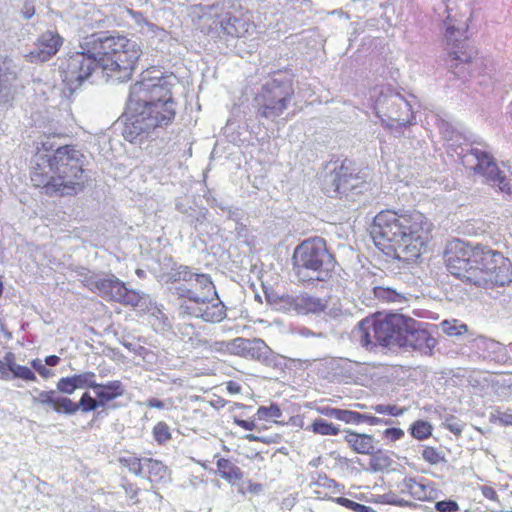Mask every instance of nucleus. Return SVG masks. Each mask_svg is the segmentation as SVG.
I'll use <instances>...</instances> for the list:
<instances>
[{"mask_svg": "<svg viewBox=\"0 0 512 512\" xmlns=\"http://www.w3.org/2000/svg\"><path fill=\"white\" fill-rule=\"evenodd\" d=\"M381 423H382V420L380 418L370 415V419H369L368 424H370V425H379Z\"/></svg>", "mask_w": 512, "mask_h": 512, "instance_id": "obj_60", "label": "nucleus"}, {"mask_svg": "<svg viewBox=\"0 0 512 512\" xmlns=\"http://www.w3.org/2000/svg\"><path fill=\"white\" fill-rule=\"evenodd\" d=\"M422 457L425 461L432 465H436L445 461L444 455H442L437 449L433 447H425L422 451Z\"/></svg>", "mask_w": 512, "mask_h": 512, "instance_id": "obj_41", "label": "nucleus"}, {"mask_svg": "<svg viewBox=\"0 0 512 512\" xmlns=\"http://www.w3.org/2000/svg\"><path fill=\"white\" fill-rule=\"evenodd\" d=\"M442 331L448 336H459L467 332L466 324L460 323L458 320H444L440 323Z\"/></svg>", "mask_w": 512, "mask_h": 512, "instance_id": "obj_30", "label": "nucleus"}, {"mask_svg": "<svg viewBox=\"0 0 512 512\" xmlns=\"http://www.w3.org/2000/svg\"><path fill=\"white\" fill-rule=\"evenodd\" d=\"M368 188V184L357 174H353L344 165L334 170L330 175V184H326L325 191L330 197L354 199V196Z\"/></svg>", "mask_w": 512, "mask_h": 512, "instance_id": "obj_10", "label": "nucleus"}, {"mask_svg": "<svg viewBox=\"0 0 512 512\" xmlns=\"http://www.w3.org/2000/svg\"><path fill=\"white\" fill-rule=\"evenodd\" d=\"M277 306L284 312L299 314V295H284L279 298Z\"/></svg>", "mask_w": 512, "mask_h": 512, "instance_id": "obj_31", "label": "nucleus"}, {"mask_svg": "<svg viewBox=\"0 0 512 512\" xmlns=\"http://www.w3.org/2000/svg\"><path fill=\"white\" fill-rule=\"evenodd\" d=\"M404 435V432L399 428H388L385 430L386 438L396 441L399 440Z\"/></svg>", "mask_w": 512, "mask_h": 512, "instance_id": "obj_50", "label": "nucleus"}, {"mask_svg": "<svg viewBox=\"0 0 512 512\" xmlns=\"http://www.w3.org/2000/svg\"><path fill=\"white\" fill-rule=\"evenodd\" d=\"M401 487L403 492L409 493L417 500H425L428 497L427 487L415 478H404Z\"/></svg>", "mask_w": 512, "mask_h": 512, "instance_id": "obj_25", "label": "nucleus"}, {"mask_svg": "<svg viewBox=\"0 0 512 512\" xmlns=\"http://www.w3.org/2000/svg\"><path fill=\"white\" fill-rule=\"evenodd\" d=\"M144 471H147L149 480L153 482L162 479L166 475L167 469L162 462L145 458Z\"/></svg>", "mask_w": 512, "mask_h": 512, "instance_id": "obj_27", "label": "nucleus"}, {"mask_svg": "<svg viewBox=\"0 0 512 512\" xmlns=\"http://www.w3.org/2000/svg\"><path fill=\"white\" fill-rule=\"evenodd\" d=\"M431 224L420 212L381 211L374 218L371 236L380 249L392 248L398 258L416 260L426 247Z\"/></svg>", "mask_w": 512, "mask_h": 512, "instance_id": "obj_5", "label": "nucleus"}, {"mask_svg": "<svg viewBox=\"0 0 512 512\" xmlns=\"http://www.w3.org/2000/svg\"><path fill=\"white\" fill-rule=\"evenodd\" d=\"M203 289L200 287V285L195 284H189V285H179L177 287V293L180 297L186 298L189 303H191L190 306H194L197 303H203L205 300H210L213 297L217 296L215 286L213 285V292L209 295H204L202 297Z\"/></svg>", "mask_w": 512, "mask_h": 512, "instance_id": "obj_22", "label": "nucleus"}, {"mask_svg": "<svg viewBox=\"0 0 512 512\" xmlns=\"http://www.w3.org/2000/svg\"><path fill=\"white\" fill-rule=\"evenodd\" d=\"M445 262L452 275L476 286L492 288L512 282L511 261L486 246L453 240L447 245Z\"/></svg>", "mask_w": 512, "mask_h": 512, "instance_id": "obj_3", "label": "nucleus"}, {"mask_svg": "<svg viewBox=\"0 0 512 512\" xmlns=\"http://www.w3.org/2000/svg\"><path fill=\"white\" fill-rule=\"evenodd\" d=\"M432 427L426 421H417L411 427L413 437L418 440H424L431 435Z\"/></svg>", "mask_w": 512, "mask_h": 512, "instance_id": "obj_36", "label": "nucleus"}, {"mask_svg": "<svg viewBox=\"0 0 512 512\" xmlns=\"http://www.w3.org/2000/svg\"><path fill=\"white\" fill-rule=\"evenodd\" d=\"M31 366L42 378L46 380L55 376V373L51 369L47 368V365L39 358L33 359L31 361Z\"/></svg>", "mask_w": 512, "mask_h": 512, "instance_id": "obj_44", "label": "nucleus"}, {"mask_svg": "<svg viewBox=\"0 0 512 512\" xmlns=\"http://www.w3.org/2000/svg\"><path fill=\"white\" fill-rule=\"evenodd\" d=\"M463 48H464V46H461L458 49L450 52L449 57H450V61H451V65H450L451 67H453L454 65L457 66L458 62L467 63L472 59L473 54H474L473 50L470 49L467 52V51H463L462 50Z\"/></svg>", "mask_w": 512, "mask_h": 512, "instance_id": "obj_38", "label": "nucleus"}, {"mask_svg": "<svg viewBox=\"0 0 512 512\" xmlns=\"http://www.w3.org/2000/svg\"><path fill=\"white\" fill-rule=\"evenodd\" d=\"M381 461H386V458H381V457H374L372 460H371V465L372 467L377 470V469H381L382 468V465L380 464Z\"/></svg>", "mask_w": 512, "mask_h": 512, "instance_id": "obj_59", "label": "nucleus"}, {"mask_svg": "<svg viewBox=\"0 0 512 512\" xmlns=\"http://www.w3.org/2000/svg\"><path fill=\"white\" fill-rule=\"evenodd\" d=\"M399 347H409L425 354L431 353L436 346V339L426 329V324L405 316L404 327Z\"/></svg>", "mask_w": 512, "mask_h": 512, "instance_id": "obj_11", "label": "nucleus"}, {"mask_svg": "<svg viewBox=\"0 0 512 512\" xmlns=\"http://www.w3.org/2000/svg\"><path fill=\"white\" fill-rule=\"evenodd\" d=\"M230 350L242 357L262 362L266 361L271 353V349L259 338H236L230 343Z\"/></svg>", "mask_w": 512, "mask_h": 512, "instance_id": "obj_16", "label": "nucleus"}, {"mask_svg": "<svg viewBox=\"0 0 512 512\" xmlns=\"http://www.w3.org/2000/svg\"><path fill=\"white\" fill-rule=\"evenodd\" d=\"M309 429L315 433L322 436H336L339 434V427L334 424L327 422L322 418L315 419L310 425Z\"/></svg>", "mask_w": 512, "mask_h": 512, "instance_id": "obj_28", "label": "nucleus"}, {"mask_svg": "<svg viewBox=\"0 0 512 512\" xmlns=\"http://www.w3.org/2000/svg\"><path fill=\"white\" fill-rule=\"evenodd\" d=\"M35 13L34 5L31 0H25L23 15L26 19H30Z\"/></svg>", "mask_w": 512, "mask_h": 512, "instance_id": "obj_51", "label": "nucleus"}, {"mask_svg": "<svg viewBox=\"0 0 512 512\" xmlns=\"http://www.w3.org/2000/svg\"><path fill=\"white\" fill-rule=\"evenodd\" d=\"M345 441L358 454L371 455L375 450L374 437L369 434H359L346 430Z\"/></svg>", "mask_w": 512, "mask_h": 512, "instance_id": "obj_19", "label": "nucleus"}, {"mask_svg": "<svg viewBox=\"0 0 512 512\" xmlns=\"http://www.w3.org/2000/svg\"><path fill=\"white\" fill-rule=\"evenodd\" d=\"M52 145L42 142L41 148L32 158L31 181L42 187L46 194L71 195L82 190L86 180L84 175V155L73 146H62L49 154Z\"/></svg>", "mask_w": 512, "mask_h": 512, "instance_id": "obj_4", "label": "nucleus"}, {"mask_svg": "<svg viewBox=\"0 0 512 512\" xmlns=\"http://www.w3.org/2000/svg\"><path fill=\"white\" fill-rule=\"evenodd\" d=\"M31 395V401L33 406H48L50 408H54L55 405V391H42L37 388L33 389L32 392H30Z\"/></svg>", "mask_w": 512, "mask_h": 512, "instance_id": "obj_26", "label": "nucleus"}, {"mask_svg": "<svg viewBox=\"0 0 512 512\" xmlns=\"http://www.w3.org/2000/svg\"><path fill=\"white\" fill-rule=\"evenodd\" d=\"M181 308L185 313L201 318L206 322L218 323L226 317L225 306L215 297L205 300L203 303H197L194 306L182 304Z\"/></svg>", "mask_w": 512, "mask_h": 512, "instance_id": "obj_15", "label": "nucleus"}, {"mask_svg": "<svg viewBox=\"0 0 512 512\" xmlns=\"http://www.w3.org/2000/svg\"><path fill=\"white\" fill-rule=\"evenodd\" d=\"M245 23L241 21L240 19L234 18L233 22L229 20L227 25L224 27L225 31L235 37H241L244 35L245 32L248 31V28H244ZM250 25L247 24V27Z\"/></svg>", "mask_w": 512, "mask_h": 512, "instance_id": "obj_39", "label": "nucleus"}, {"mask_svg": "<svg viewBox=\"0 0 512 512\" xmlns=\"http://www.w3.org/2000/svg\"><path fill=\"white\" fill-rule=\"evenodd\" d=\"M77 389L92 388L96 386V375L94 372H84L81 374L73 375Z\"/></svg>", "mask_w": 512, "mask_h": 512, "instance_id": "obj_34", "label": "nucleus"}, {"mask_svg": "<svg viewBox=\"0 0 512 512\" xmlns=\"http://www.w3.org/2000/svg\"><path fill=\"white\" fill-rule=\"evenodd\" d=\"M436 509L439 512H454L458 510V505L456 502L451 500L439 501L436 503Z\"/></svg>", "mask_w": 512, "mask_h": 512, "instance_id": "obj_48", "label": "nucleus"}, {"mask_svg": "<svg viewBox=\"0 0 512 512\" xmlns=\"http://www.w3.org/2000/svg\"><path fill=\"white\" fill-rule=\"evenodd\" d=\"M153 436L158 444H165L171 439L170 427L163 421L158 422L153 427Z\"/></svg>", "mask_w": 512, "mask_h": 512, "instance_id": "obj_35", "label": "nucleus"}, {"mask_svg": "<svg viewBox=\"0 0 512 512\" xmlns=\"http://www.w3.org/2000/svg\"><path fill=\"white\" fill-rule=\"evenodd\" d=\"M235 423H236L239 427H241V428H243V429H245V430H253V429L256 427V425H255V423H254L253 421H247V420L236 419V420H235Z\"/></svg>", "mask_w": 512, "mask_h": 512, "instance_id": "obj_53", "label": "nucleus"}, {"mask_svg": "<svg viewBox=\"0 0 512 512\" xmlns=\"http://www.w3.org/2000/svg\"><path fill=\"white\" fill-rule=\"evenodd\" d=\"M56 388L59 392L68 395L73 394L75 390H77L73 376L60 378L56 384Z\"/></svg>", "mask_w": 512, "mask_h": 512, "instance_id": "obj_42", "label": "nucleus"}, {"mask_svg": "<svg viewBox=\"0 0 512 512\" xmlns=\"http://www.w3.org/2000/svg\"><path fill=\"white\" fill-rule=\"evenodd\" d=\"M374 296L383 303H402L404 297L389 287L375 286Z\"/></svg>", "mask_w": 512, "mask_h": 512, "instance_id": "obj_29", "label": "nucleus"}, {"mask_svg": "<svg viewBox=\"0 0 512 512\" xmlns=\"http://www.w3.org/2000/svg\"><path fill=\"white\" fill-rule=\"evenodd\" d=\"M483 493L488 498H493L495 495V491L491 488H484Z\"/></svg>", "mask_w": 512, "mask_h": 512, "instance_id": "obj_61", "label": "nucleus"}, {"mask_svg": "<svg viewBox=\"0 0 512 512\" xmlns=\"http://www.w3.org/2000/svg\"><path fill=\"white\" fill-rule=\"evenodd\" d=\"M395 505H396V506H400V507H404V506H407V505H408V501H406V500H404V499L399 498L398 496H396Z\"/></svg>", "mask_w": 512, "mask_h": 512, "instance_id": "obj_62", "label": "nucleus"}, {"mask_svg": "<svg viewBox=\"0 0 512 512\" xmlns=\"http://www.w3.org/2000/svg\"><path fill=\"white\" fill-rule=\"evenodd\" d=\"M217 472L228 482L240 481L243 478L241 469L225 458L217 460Z\"/></svg>", "mask_w": 512, "mask_h": 512, "instance_id": "obj_23", "label": "nucleus"}, {"mask_svg": "<svg viewBox=\"0 0 512 512\" xmlns=\"http://www.w3.org/2000/svg\"><path fill=\"white\" fill-rule=\"evenodd\" d=\"M326 302L318 297L299 295V314L318 313L325 309Z\"/></svg>", "mask_w": 512, "mask_h": 512, "instance_id": "obj_24", "label": "nucleus"}, {"mask_svg": "<svg viewBox=\"0 0 512 512\" xmlns=\"http://www.w3.org/2000/svg\"><path fill=\"white\" fill-rule=\"evenodd\" d=\"M145 405L150 408L163 409L165 407L164 403L156 398H151L145 402Z\"/></svg>", "mask_w": 512, "mask_h": 512, "instance_id": "obj_54", "label": "nucleus"}, {"mask_svg": "<svg viewBox=\"0 0 512 512\" xmlns=\"http://www.w3.org/2000/svg\"><path fill=\"white\" fill-rule=\"evenodd\" d=\"M121 463L129 469L130 472L135 475H141L144 471V459L141 460L137 457L122 458Z\"/></svg>", "mask_w": 512, "mask_h": 512, "instance_id": "obj_40", "label": "nucleus"}, {"mask_svg": "<svg viewBox=\"0 0 512 512\" xmlns=\"http://www.w3.org/2000/svg\"><path fill=\"white\" fill-rule=\"evenodd\" d=\"M282 415V412L278 406L272 405L270 407H259L257 411V416L261 420H267L271 418H279Z\"/></svg>", "mask_w": 512, "mask_h": 512, "instance_id": "obj_43", "label": "nucleus"}, {"mask_svg": "<svg viewBox=\"0 0 512 512\" xmlns=\"http://www.w3.org/2000/svg\"><path fill=\"white\" fill-rule=\"evenodd\" d=\"M340 421L347 424H359V412L342 410Z\"/></svg>", "mask_w": 512, "mask_h": 512, "instance_id": "obj_46", "label": "nucleus"}, {"mask_svg": "<svg viewBox=\"0 0 512 512\" xmlns=\"http://www.w3.org/2000/svg\"><path fill=\"white\" fill-rule=\"evenodd\" d=\"M463 163L470 166L476 173L485 177L486 181L492 185H497L501 192L512 193L511 180L498 168L497 164L485 152L472 150L463 158Z\"/></svg>", "mask_w": 512, "mask_h": 512, "instance_id": "obj_9", "label": "nucleus"}, {"mask_svg": "<svg viewBox=\"0 0 512 512\" xmlns=\"http://www.w3.org/2000/svg\"><path fill=\"white\" fill-rule=\"evenodd\" d=\"M374 3L370 1L362 0L360 4H358V8H354L357 11H364L366 9H370Z\"/></svg>", "mask_w": 512, "mask_h": 512, "instance_id": "obj_58", "label": "nucleus"}, {"mask_svg": "<svg viewBox=\"0 0 512 512\" xmlns=\"http://www.w3.org/2000/svg\"><path fill=\"white\" fill-rule=\"evenodd\" d=\"M176 82L173 75L162 76L158 70H148L130 87L128 121L122 132L126 141L141 143L157 128L173 122L177 105L172 88Z\"/></svg>", "mask_w": 512, "mask_h": 512, "instance_id": "obj_2", "label": "nucleus"}, {"mask_svg": "<svg viewBox=\"0 0 512 512\" xmlns=\"http://www.w3.org/2000/svg\"><path fill=\"white\" fill-rule=\"evenodd\" d=\"M82 282L91 291L98 293L105 300L115 301L121 295L118 292L122 290L123 282L112 274L106 277L86 275Z\"/></svg>", "mask_w": 512, "mask_h": 512, "instance_id": "obj_13", "label": "nucleus"}, {"mask_svg": "<svg viewBox=\"0 0 512 512\" xmlns=\"http://www.w3.org/2000/svg\"><path fill=\"white\" fill-rule=\"evenodd\" d=\"M404 318L405 315L398 313L367 317L359 322L354 337L365 347L399 346Z\"/></svg>", "mask_w": 512, "mask_h": 512, "instance_id": "obj_7", "label": "nucleus"}, {"mask_svg": "<svg viewBox=\"0 0 512 512\" xmlns=\"http://www.w3.org/2000/svg\"><path fill=\"white\" fill-rule=\"evenodd\" d=\"M80 49L59 65L62 79L71 89L81 85L98 66L112 81H126L142 54L139 43L125 36L101 39L93 34L80 44Z\"/></svg>", "mask_w": 512, "mask_h": 512, "instance_id": "obj_1", "label": "nucleus"}, {"mask_svg": "<svg viewBox=\"0 0 512 512\" xmlns=\"http://www.w3.org/2000/svg\"><path fill=\"white\" fill-rule=\"evenodd\" d=\"M94 393L102 406H105L106 403L122 397L125 393V387L119 380L108 381L107 383L96 382Z\"/></svg>", "mask_w": 512, "mask_h": 512, "instance_id": "obj_20", "label": "nucleus"}, {"mask_svg": "<svg viewBox=\"0 0 512 512\" xmlns=\"http://www.w3.org/2000/svg\"><path fill=\"white\" fill-rule=\"evenodd\" d=\"M245 438L249 441H259L260 438L254 434H248L245 436Z\"/></svg>", "mask_w": 512, "mask_h": 512, "instance_id": "obj_64", "label": "nucleus"}, {"mask_svg": "<svg viewBox=\"0 0 512 512\" xmlns=\"http://www.w3.org/2000/svg\"><path fill=\"white\" fill-rule=\"evenodd\" d=\"M354 512H374V511L369 506H365L363 504L356 503V505H354Z\"/></svg>", "mask_w": 512, "mask_h": 512, "instance_id": "obj_57", "label": "nucleus"}, {"mask_svg": "<svg viewBox=\"0 0 512 512\" xmlns=\"http://www.w3.org/2000/svg\"><path fill=\"white\" fill-rule=\"evenodd\" d=\"M371 409L379 414H389V415H393V416L402 415L405 411L404 408H399L395 405H381V404L374 405L371 407Z\"/></svg>", "mask_w": 512, "mask_h": 512, "instance_id": "obj_45", "label": "nucleus"}, {"mask_svg": "<svg viewBox=\"0 0 512 512\" xmlns=\"http://www.w3.org/2000/svg\"><path fill=\"white\" fill-rule=\"evenodd\" d=\"M119 293L121 295L119 296V299H115L116 302L132 306L138 305L140 301L139 294L133 290L127 289L124 283H122V290Z\"/></svg>", "mask_w": 512, "mask_h": 512, "instance_id": "obj_37", "label": "nucleus"}, {"mask_svg": "<svg viewBox=\"0 0 512 512\" xmlns=\"http://www.w3.org/2000/svg\"><path fill=\"white\" fill-rule=\"evenodd\" d=\"M387 111L385 116L388 119L405 125L410 121L411 109L409 103L400 95H393L387 99Z\"/></svg>", "mask_w": 512, "mask_h": 512, "instance_id": "obj_18", "label": "nucleus"}, {"mask_svg": "<svg viewBox=\"0 0 512 512\" xmlns=\"http://www.w3.org/2000/svg\"><path fill=\"white\" fill-rule=\"evenodd\" d=\"M63 43L62 37L53 31L44 32L37 40L34 50L25 55L30 62H45L55 55Z\"/></svg>", "mask_w": 512, "mask_h": 512, "instance_id": "obj_14", "label": "nucleus"}, {"mask_svg": "<svg viewBox=\"0 0 512 512\" xmlns=\"http://www.w3.org/2000/svg\"><path fill=\"white\" fill-rule=\"evenodd\" d=\"M293 93L292 84L288 79H272L267 82L260 95V115L271 120L281 116L287 109Z\"/></svg>", "mask_w": 512, "mask_h": 512, "instance_id": "obj_8", "label": "nucleus"}, {"mask_svg": "<svg viewBox=\"0 0 512 512\" xmlns=\"http://www.w3.org/2000/svg\"><path fill=\"white\" fill-rule=\"evenodd\" d=\"M20 69L11 58L0 60V104L12 101L17 93Z\"/></svg>", "mask_w": 512, "mask_h": 512, "instance_id": "obj_12", "label": "nucleus"}, {"mask_svg": "<svg viewBox=\"0 0 512 512\" xmlns=\"http://www.w3.org/2000/svg\"><path fill=\"white\" fill-rule=\"evenodd\" d=\"M396 495L394 494H384L381 496V502L385 504L395 505Z\"/></svg>", "mask_w": 512, "mask_h": 512, "instance_id": "obj_55", "label": "nucleus"}, {"mask_svg": "<svg viewBox=\"0 0 512 512\" xmlns=\"http://www.w3.org/2000/svg\"><path fill=\"white\" fill-rule=\"evenodd\" d=\"M343 409L338 408H330V407H320L317 411L327 417L334 418L340 421L341 413Z\"/></svg>", "mask_w": 512, "mask_h": 512, "instance_id": "obj_49", "label": "nucleus"}, {"mask_svg": "<svg viewBox=\"0 0 512 512\" xmlns=\"http://www.w3.org/2000/svg\"><path fill=\"white\" fill-rule=\"evenodd\" d=\"M446 428L455 435H460L463 431L464 424L455 418L447 419L445 423Z\"/></svg>", "mask_w": 512, "mask_h": 512, "instance_id": "obj_47", "label": "nucleus"}, {"mask_svg": "<svg viewBox=\"0 0 512 512\" xmlns=\"http://www.w3.org/2000/svg\"><path fill=\"white\" fill-rule=\"evenodd\" d=\"M53 410L57 413H65L68 415L75 414L78 411V407L75 402L67 397H57L55 399V405Z\"/></svg>", "mask_w": 512, "mask_h": 512, "instance_id": "obj_33", "label": "nucleus"}, {"mask_svg": "<svg viewBox=\"0 0 512 512\" xmlns=\"http://www.w3.org/2000/svg\"><path fill=\"white\" fill-rule=\"evenodd\" d=\"M336 503H338L339 505L343 506V507H346L352 511H354V505H356L357 502H354L348 498H345V497H338L335 499Z\"/></svg>", "mask_w": 512, "mask_h": 512, "instance_id": "obj_52", "label": "nucleus"}, {"mask_svg": "<svg viewBox=\"0 0 512 512\" xmlns=\"http://www.w3.org/2000/svg\"><path fill=\"white\" fill-rule=\"evenodd\" d=\"M78 411L81 410L83 413L95 411L99 407H103L99 399L93 398L88 392H85L78 403H76Z\"/></svg>", "mask_w": 512, "mask_h": 512, "instance_id": "obj_32", "label": "nucleus"}, {"mask_svg": "<svg viewBox=\"0 0 512 512\" xmlns=\"http://www.w3.org/2000/svg\"><path fill=\"white\" fill-rule=\"evenodd\" d=\"M178 277L179 280L184 282L181 285H200V287L203 289L202 297L213 292V282L210 276L207 274L193 273L189 270L188 267H180V270L178 271Z\"/></svg>", "mask_w": 512, "mask_h": 512, "instance_id": "obj_21", "label": "nucleus"}, {"mask_svg": "<svg viewBox=\"0 0 512 512\" xmlns=\"http://www.w3.org/2000/svg\"><path fill=\"white\" fill-rule=\"evenodd\" d=\"M60 361V358L56 355H50V356H47L44 360V363L47 365V366H56Z\"/></svg>", "mask_w": 512, "mask_h": 512, "instance_id": "obj_56", "label": "nucleus"}, {"mask_svg": "<svg viewBox=\"0 0 512 512\" xmlns=\"http://www.w3.org/2000/svg\"><path fill=\"white\" fill-rule=\"evenodd\" d=\"M370 415L369 414H361L359 413V424L363 422H369Z\"/></svg>", "mask_w": 512, "mask_h": 512, "instance_id": "obj_63", "label": "nucleus"}, {"mask_svg": "<svg viewBox=\"0 0 512 512\" xmlns=\"http://www.w3.org/2000/svg\"><path fill=\"white\" fill-rule=\"evenodd\" d=\"M293 269L301 281H326L335 268L334 256L321 237L304 240L293 252Z\"/></svg>", "mask_w": 512, "mask_h": 512, "instance_id": "obj_6", "label": "nucleus"}, {"mask_svg": "<svg viewBox=\"0 0 512 512\" xmlns=\"http://www.w3.org/2000/svg\"><path fill=\"white\" fill-rule=\"evenodd\" d=\"M12 379L32 382L37 380L35 373L29 367L16 363V356L13 352H7L0 360V380L10 381Z\"/></svg>", "mask_w": 512, "mask_h": 512, "instance_id": "obj_17", "label": "nucleus"}]
</instances>
